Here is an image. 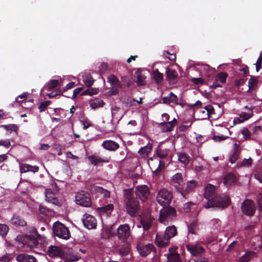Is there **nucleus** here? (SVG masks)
<instances>
[{"instance_id":"3","label":"nucleus","mask_w":262,"mask_h":262,"mask_svg":"<svg viewBox=\"0 0 262 262\" xmlns=\"http://www.w3.org/2000/svg\"><path fill=\"white\" fill-rule=\"evenodd\" d=\"M177 217L176 209L172 207H164L160 212L159 222L167 225L174 221Z\"/></svg>"},{"instance_id":"26","label":"nucleus","mask_w":262,"mask_h":262,"mask_svg":"<svg viewBox=\"0 0 262 262\" xmlns=\"http://www.w3.org/2000/svg\"><path fill=\"white\" fill-rule=\"evenodd\" d=\"M166 76L168 81H173L177 79L178 73L176 70L168 68L166 70Z\"/></svg>"},{"instance_id":"32","label":"nucleus","mask_w":262,"mask_h":262,"mask_svg":"<svg viewBox=\"0 0 262 262\" xmlns=\"http://www.w3.org/2000/svg\"><path fill=\"white\" fill-rule=\"evenodd\" d=\"M235 175L232 173H228L224 178V183L226 185H231L236 181Z\"/></svg>"},{"instance_id":"1","label":"nucleus","mask_w":262,"mask_h":262,"mask_svg":"<svg viewBox=\"0 0 262 262\" xmlns=\"http://www.w3.org/2000/svg\"><path fill=\"white\" fill-rule=\"evenodd\" d=\"M215 186L211 184H208L205 187L204 194V198L208 200L205 205L206 208L218 207L225 208L230 204V199L227 196H220L215 192Z\"/></svg>"},{"instance_id":"18","label":"nucleus","mask_w":262,"mask_h":262,"mask_svg":"<svg viewBox=\"0 0 262 262\" xmlns=\"http://www.w3.org/2000/svg\"><path fill=\"white\" fill-rule=\"evenodd\" d=\"M47 253L49 256L54 257L61 256L62 254V251L59 247L51 245L49 247Z\"/></svg>"},{"instance_id":"59","label":"nucleus","mask_w":262,"mask_h":262,"mask_svg":"<svg viewBox=\"0 0 262 262\" xmlns=\"http://www.w3.org/2000/svg\"><path fill=\"white\" fill-rule=\"evenodd\" d=\"M133 190L132 189H125L124 190V196L125 197V200H129L130 199H135L132 196Z\"/></svg>"},{"instance_id":"40","label":"nucleus","mask_w":262,"mask_h":262,"mask_svg":"<svg viewBox=\"0 0 262 262\" xmlns=\"http://www.w3.org/2000/svg\"><path fill=\"white\" fill-rule=\"evenodd\" d=\"M227 77L228 74L227 73L220 72L215 76V78L216 81L224 83L226 81Z\"/></svg>"},{"instance_id":"24","label":"nucleus","mask_w":262,"mask_h":262,"mask_svg":"<svg viewBox=\"0 0 262 262\" xmlns=\"http://www.w3.org/2000/svg\"><path fill=\"white\" fill-rule=\"evenodd\" d=\"M162 101L163 103L166 104H170L171 103L176 105L180 104L178 102V97L172 92H170L167 96L163 97Z\"/></svg>"},{"instance_id":"38","label":"nucleus","mask_w":262,"mask_h":262,"mask_svg":"<svg viewBox=\"0 0 262 262\" xmlns=\"http://www.w3.org/2000/svg\"><path fill=\"white\" fill-rule=\"evenodd\" d=\"M248 101H249V104L251 105V107L250 108H248V106H246L245 107L247 109H249L251 111H252L253 109L255 107L257 106L258 105L257 104V103L260 101L259 100L257 99L255 96L249 98L248 99Z\"/></svg>"},{"instance_id":"7","label":"nucleus","mask_w":262,"mask_h":262,"mask_svg":"<svg viewBox=\"0 0 262 262\" xmlns=\"http://www.w3.org/2000/svg\"><path fill=\"white\" fill-rule=\"evenodd\" d=\"M248 73L249 69L247 66L235 71L234 77L236 78L234 81L235 86H239L243 85L247 80L245 77L248 75Z\"/></svg>"},{"instance_id":"47","label":"nucleus","mask_w":262,"mask_h":262,"mask_svg":"<svg viewBox=\"0 0 262 262\" xmlns=\"http://www.w3.org/2000/svg\"><path fill=\"white\" fill-rule=\"evenodd\" d=\"M129 252L130 247L128 245H125L119 249V253L122 256H127Z\"/></svg>"},{"instance_id":"10","label":"nucleus","mask_w":262,"mask_h":262,"mask_svg":"<svg viewBox=\"0 0 262 262\" xmlns=\"http://www.w3.org/2000/svg\"><path fill=\"white\" fill-rule=\"evenodd\" d=\"M241 209L244 214L250 216L254 215L256 209L254 202L248 199L242 203Z\"/></svg>"},{"instance_id":"15","label":"nucleus","mask_w":262,"mask_h":262,"mask_svg":"<svg viewBox=\"0 0 262 262\" xmlns=\"http://www.w3.org/2000/svg\"><path fill=\"white\" fill-rule=\"evenodd\" d=\"M15 260L17 262H38L34 256L26 253L17 254Z\"/></svg>"},{"instance_id":"22","label":"nucleus","mask_w":262,"mask_h":262,"mask_svg":"<svg viewBox=\"0 0 262 262\" xmlns=\"http://www.w3.org/2000/svg\"><path fill=\"white\" fill-rule=\"evenodd\" d=\"M46 200L49 203H52L54 205L60 206V202L59 201V200L55 196V194H54L51 190L48 189L46 190Z\"/></svg>"},{"instance_id":"63","label":"nucleus","mask_w":262,"mask_h":262,"mask_svg":"<svg viewBox=\"0 0 262 262\" xmlns=\"http://www.w3.org/2000/svg\"><path fill=\"white\" fill-rule=\"evenodd\" d=\"M0 146H3L8 148L11 146V142L8 139L6 140H0Z\"/></svg>"},{"instance_id":"19","label":"nucleus","mask_w":262,"mask_h":262,"mask_svg":"<svg viewBox=\"0 0 262 262\" xmlns=\"http://www.w3.org/2000/svg\"><path fill=\"white\" fill-rule=\"evenodd\" d=\"M155 219L151 216H144L141 218L140 223L145 231L148 230L152 224Z\"/></svg>"},{"instance_id":"42","label":"nucleus","mask_w":262,"mask_h":262,"mask_svg":"<svg viewBox=\"0 0 262 262\" xmlns=\"http://www.w3.org/2000/svg\"><path fill=\"white\" fill-rule=\"evenodd\" d=\"M113 205L112 204H109L104 206L98 208V210L101 213H105L112 211L113 210Z\"/></svg>"},{"instance_id":"35","label":"nucleus","mask_w":262,"mask_h":262,"mask_svg":"<svg viewBox=\"0 0 262 262\" xmlns=\"http://www.w3.org/2000/svg\"><path fill=\"white\" fill-rule=\"evenodd\" d=\"M178 160L179 161L184 164H188L190 161V158L187 154L185 152H179L178 153Z\"/></svg>"},{"instance_id":"61","label":"nucleus","mask_w":262,"mask_h":262,"mask_svg":"<svg viewBox=\"0 0 262 262\" xmlns=\"http://www.w3.org/2000/svg\"><path fill=\"white\" fill-rule=\"evenodd\" d=\"M164 165H165L164 162H163L161 161H160L159 164V166L155 171H154V172H153L154 173L155 175L159 174L161 172V169L162 168H163L164 167Z\"/></svg>"},{"instance_id":"50","label":"nucleus","mask_w":262,"mask_h":262,"mask_svg":"<svg viewBox=\"0 0 262 262\" xmlns=\"http://www.w3.org/2000/svg\"><path fill=\"white\" fill-rule=\"evenodd\" d=\"M59 84V81L57 79L51 80L48 83L47 90L51 91L56 88Z\"/></svg>"},{"instance_id":"16","label":"nucleus","mask_w":262,"mask_h":262,"mask_svg":"<svg viewBox=\"0 0 262 262\" xmlns=\"http://www.w3.org/2000/svg\"><path fill=\"white\" fill-rule=\"evenodd\" d=\"M38 241L35 235H27L25 238V244L30 248H37Z\"/></svg>"},{"instance_id":"49","label":"nucleus","mask_w":262,"mask_h":262,"mask_svg":"<svg viewBox=\"0 0 262 262\" xmlns=\"http://www.w3.org/2000/svg\"><path fill=\"white\" fill-rule=\"evenodd\" d=\"M0 127L4 128L7 130H11L13 132H17L18 130V126L14 124H11L9 125H2Z\"/></svg>"},{"instance_id":"64","label":"nucleus","mask_w":262,"mask_h":262,"mask_svg":"<svg viewBox=\"0 0 262 262\" xmlns=\"http://www.w3.org/2000/svg\"><path fill=\"white\" fill-rule=\"evenodd\" d=\"M122 81L125 82L127 87H129L133 84V81L128 77L124 76L121 77Z\"/></svg>"},{"instance_id":"45","label":"nucleus","mask_w":262,"mask_h":262,"mask_svg":"<svg viewBox=\"0 0 262 262\" xmlns=\"http://www.w3.org/2000/svg\"><path fill=\"white\" fill-rule=\"evenodd\" d=\"M171 181L178 185H180L183 181L182 175L181 173H177L172 178Z\"/></svg>"},{"instance_id":"11","label":"nucleus","mask_w":262,"mask_h":262,"mask_svg":"<svg viewBox=\"0 0 262 262\" xmlns=\"http://www.w3.org/2000/svg\"><path fill=\"white\" fill-rule=\"evenodd\" d=\"M135 193L138 198L144 202L147 200L150 191L147 186L144 185L137 186L136 188Z\"/></svg>"},{"instance_id":"5","label":"nucleus","mask_w":262,"mask_h":262,"mask_svg":"<svg viewBox=\"0 0 262 262\" xmlns=\"http://www.w3.org/2000/svg\"><path fill=\"white\" fill-rule=\"evenodd\" d=\"M127 212L133 217L136 216L139 212L140 204L137 199L124 200Z\"/></svg>"},{"instance_id":"12","label":"nucleus","mask_w":262,"mask_h":262,"mask_svg":"<svg viewBox=\"0 0 262 262\" xmlns=\"http://www.w3.org/2000/svg\"><path fill=\"white\" fill-rule=\"evenodd\" d=\"M137 249L142 256L145 257L148 255L151 252L156 253V250L154 245L152 244H148L146 245L139 244L137 246Z\"/></svg>"},{"instance_id":"54","label":"nucleus","mask_w":262,"mask_h":262,"mask_svg":"<svg viewBox=\"0 0 262 262\" xmlns=\"http://www.w3.org/2000/svg\"><path fill=\"white\" fill-rule=\"evenodd\" d=\"M30 165L26 163H20L19 164L20 172L21 173H26L29 171Z\"/></svg>"},{"instance_id":"34","label":"nucleus","mask_w":262,"mask_h":262,"mask_svg":"<svg viewBox=\"0 0 262 262\" xmlns=\"http://www.w3.org/2000/svg\"><path fill=\"white\" fill-rule=\"evenodd\" d=\"M153 78L157 84L161 83L163 80V75L160 73L158 69L154 70L152 71Z\"/></svg>"},{"instance_id":"41","label":"nucleus","mask_w":262,"mask_h":262,"mask_svg":"<svg viewBox=\"0 0 262 262\" xmlns=\"http://www.w3.org/2000/svg\"><path fill=\"white\" fill-rule=\"evenodd\" d=\"M188 232L192 234H196L198 230V225L196 221L191 223L188 226Z\"/></svg>"},{"instance_id":"2","label":"nucleus","mask_w":262,"mask_h":262,"mask_svg":"<svg viewBox=\"0 0 262 262\" xmlns=\"http://www.w3.org/2000/svg\"><path fill=\"white\" fill-rule=\"evenodd\" d=\"M178 234L177 229L174 225L166 227L164 233H158L155 238V243L158 247H167L171 238Z\"/></svg>"},{"instance_id":"46","label":"nucleus","mask_w":262,"mask_h":262,"mask_svg":"<svg viewBox=\"0 0 262 262\" xmlns=\"http://www.w3.org/2000/svg\"><path fill=\"white\" fill-rule=\"evenodd\" d=\"M258 80L256 78L252 77L248 81V92L254 89V87L257 84Z\"/></svg>"},{"instance_id":"33","label":"nucleus","mask_w":262,"mask_h":262,"mask_svg":"<svg viewBox=\"0 0 262 262\" xmlns=\"http://www.w3.org/2000/svg\"><path fill=\"white\" fill-rule=\"evenodd\" d=\"M256 255V253L253 251H249L245 253L240 258L241 262H248Z\"/></svg>"},{"instance_id":"52","label":"nucleus","mask_w":262,"mask_h":262,"mask_svg":"<svg viewBox=\"0 0 262 262\" xmlns=\"http://www.w3.org/2000/svg\"><path fill=\"white\" fill-rule=\"evenodd\" d=\"M51 101L47 100L41 102L38 106V109L40 112H42L45 111L46 108L50 104Z\"/></svg>"},{"instance_id":"14","label":"nucleus","mask_w":262,"mask_h":262,"mask_svg":"<svg viewBox=\"0 0 262 262\" xmlns=\"http://www.w3.org/2000/svg\"><path fill=\"white\" fill-rule=\"evenodd\" d=\"M198 185V182L195 180L189 181L187 182L185 188H178V190L181 193V195L185 198H187V194L192 191Z\"/></svg>"},{"instance_id":"28","label":"nucleus","mask_w":262,"mask_h":262,"mask_svg":"<svg viewBox=\"0 0 262 262\" xmlns=\"http://www.w3.org/2000/svg\"><path fill=\"white\" fill-rule=\"evenodd\" d=\"M32 232L35 234L36 238H37V240L39 242L38 245H40L41 246H46L48 244L46 237L43 235L39 234L36 228H33L32 229Z\"/></svg>"},{"instance_id":"31","label":"nucleus","mask_w":262,"mask_h":262,"mask_svg":"<svg viewBox=\"0 0 262 262\" xmlns=\"http://www.w3.org/2000/svg\"><path fill=\"white\" fill-rule=\"evenodd\" d=\"M12 224L16 226H25L27 224L26 222L20 216L14 215L11 219Z\"/></svg>"},{"instance_id":"21","label":"nucleus","mask_w":262,"mask_h":262,"mask_svg":"<svg viewBox=\"0 0 262 262\" xmlns=\"http://www.w3.org/2000/svg\"><path fill=\"white\" fill-rule=\"evenodd\" d=\"M177 123V119L174 118L171 121L161 122L160 124V126H161L162 130L164 132H170L173 129L174 126L176 125Z\"/></svg>"},{"instance_id":"44","label":"nucleus","mask_w":262,"mask_h":262,"mask_svg":"<svg viewBox=\"0 0 262 262\" xmlns=\"http://www.w3.org/2000/svg\"><path fill=\"white\" fill-rule=\"evenodd\" d=\"M155 154L160 159H163L168 156V152L158 147L155 151Z\"/></svg>"},{"instance_id":"17","label":"nucleus","mask_w":262,"mask_h":262,"mask_svg":"<svg viewBox=\"0 0 262 262\" xmlns=\"http://www.w3.org/2000/svg\"><path fill=\"white\" fill-rule=\"evenodd\" d=\"M186 248L194 256H197L202 253L204 251L203 248L198 244H188L186 246Z\"/></svg>"},{"instance_id":"9","label":"nucleus","mask_w":262,"mask_h":262,"mask_svg":"<svg viewBox=\"0 0 262 262\" xmlns=\"http://www.w3.org/2000/svg\"><path fill=\"white\" fill-rule=\"evenodd\" d=\"M130 235L131 231L128 224H123L118 227L117 235L118 238L122 242H126Z\"/></svg>"},{"instance_id":"48","label":"nucleus","mask_w":262,"mask_h":262,"mask_svg":"<svg viewBox=\"0 0 262 262\" xmlns=\"http://www.w3.org/2000/svg\"><path fill=\"white\" fill-rule=\"evenodd\" d=\"M99 92V90L98 89H89L82 92L81 94L82 96L84 95H90L92 96L93 95L97 94Z\"/></svg>"},{"instance_id":"30","label":"nucleus","mask_w":262,"mask_h":262,"mask_svg":"<svg viewBox=\"0 0 262 262\" xmlns=\"http://www.w3.org/2000/svg\"><path fill=\"white\" fill-rule=\"evenodd\" d=\"M152 148V144L148 143L146 146L141 147L138 151V153L143 157L145 158L148 156Z\"/></svg>"},{"instance_id":"4","label":"nucleus","mask_w":262,"mask_h":262,"mask_svg":"<svg viewBox=\"0 0 262 262\" xmlns=\"http://www.w3.org/2000/svg\"><path fill=\"white\" fill-rule=\"evenodd\" d=\"M53 231L54 234L59 238L68 239L71 237L69 229L64 224L58 221L54 223Z\"/></svg>"},{"instance_id":"27","label":"nucleus","mask_w":262,"mask_h":262,"mask_svg":"<svg viewBox=\"0 0 262 262\" xmlns=\"http://www.w3.org/2000/svg\"><path fill=\"white\" fill-rule=\"evenodd\" d=\"M107 82L112 86L115 88H121V84L119 79L114 75H111L107 77Z\"/></svg>"},{"instance_id":"60","label":"nucleus","mask_w":262,"mask_h":262,"mask_svg":"<svg viewBox=\"0 0 262 262\" xmlns=\"http://www.w3.org/2000/svg\"><path fill=\"white\" fill-rule=\"evenodd\" d=\"M81 122L82 123V125H83V129H86L90 126H92L93 125V124L89 121V120L88 118H85L83 119V120L81 121Z\"/></svg>"},{"instance_id":"8","label":"nucleus","mask_w":262,"mask_h":262,"mask_svg":"<svg viewBox=\"0 0 262 262\" xmlns=\"http://www.w3.org/2000/svg\"><path fill=\"white\" fill-rule=\"evenodd\" d=\"M171 199V192L164 188L159 190L157 196V201L161 206L169 205Z\"/></svg>"},{"instance_id":"57","label":"nucleus","mask_w":262,"mask_h":262,"mask_svg":"<svg viewBox=\"0 0 262 262\" xmlns=\"http://www.w3.org/2000/svg\"><path fill=\"white\" fill-rule=\"evenodd\" d=\"M241 132L243 135L244 138L245 139L247 140L250 138L251 134L247 127L243 128Z\"/></svg>"},{"instance_id":"62","label":"nucleus","mask_w":262,"mask_h":262,"mask_svg":"<svg viewBox=\"0 0 262 262\" xmlns=\"http://www.w3.org/2000/svg\"><path fill=\"white\" fill-rule=\"evenodd\" d=\"M83 82L88 87H90L93 84L94 80L92 77H86L83 79Z\"/></svg>"},{"instance_id":"6","label":"nucleus","mask_w":262,"mask_h":262,"mask_svg":"<svg viewBox=\"0 0 262 262\" xmlns=\"http://www.w3.org/2000/svg\"><path fill=\"white\" fill-rule=\"evenodd\" d=\"M77 204L86 207H90L92 205L91 194L84 190L78 192L75 196Z\"/></svg>"},{"instance_id":"39","label":"nucleus","mask_w":262,"mask_h":262,"mask_svg":"<svg viewBox=\"0 0 262 262\" xmlns=\"http://www.w3.org/2000/svg\"><path fill=\"white\" fill-rule=\"evenodd\" d=\"M39 210L41 214L47 216H51L54 214L52 209L42 205L39 206Z\"/></svg>"},{"instance_id":"36","label":"nucleus","mask_w":262,"mask_h":262,"mask_svg":"<svg viewBox=\"0 0 262 262\" xmlns=\"http://www.w3.org/2000/svg\"><path fill=\"white\" fill-rule=\"evenodd\" d=\"M168 262H181L180 255L178 253H170L167 255Z\"/></svg>"},{"instance_id":"51","label":"nucleus","mask_w":262,"mask_h":262,"mask_svg":"<svg viewBox=\"0 0 262 262\" xmlns=\"http://www.w3.org/2000/svg\"><path fill=\"white\" fill-rule=\"evenodd\" d=\"M204 109L206 111V116L209 118L211 115L215 114L214 108L211 105H208L204 107Z\"/></svg>"},{"instance_id":"23","label":"nucleus","mask_w":262,"mask_h":262,"mask_svg":"<svg viewBox=\"0 0 262 262\" xmlns=\"http://www.w3.org/2000/svg\"><path fill=\"white\" fill-rule=\"evenodd\" d=\"M88 158L90 162L95 166H98L100 163H108L110 161L109 159L101 158L96 155H90Z\"/></svg>"},{"instance_id":"55","label":"nucleus","mask_w":262,"mask_h":262,"mask_svg":"<svg viewBox=\"0 0 262 262\" xmlns=\"http://www.w3.org/2000/svg\"><path fill=\"white\" fill-rule=\"evenodd\" d=\"M62 91L60 89H56L55 91H52L50 93L47 94V96L50 98H53L57 96L62 95Z\"/></svg>"},{"instance_id":"20","label":"nucleus","mask_w":262,"mask_h":262,"mask_svg":"<svg viewBox=\"0 0 262 262\" xmlns=\"http://www.w3.org/2000/svg\"><path fill=\"white\" fill-rule=\"evenodd\" d=\"M102 146L104 147V148L110 151H115L120 147V145L118 143L111 140L103 141L102 144Z\"/></svg>"},{"instance_id":"43","label":"nucleus","mask_w":262,"mask_h":262,"mask_svg":"<svg viewBox=\"0 0 262 262\" xmlns=\"http://www.w3.org/2000/svg\"><path fill=\"white\" fill-rule=\"evenodd\" d=\"M95 190L97 193H100L103 195V198H108L110 196V192L106 189H103L101 187L96 186Z\"/></svg>"},{"instance_id":"29","label":"nucleus","mask_w":262,"mask_h":262,"mask_svg":"<svg viewBox=\"0 0 262 262\" xmlns=\"http://www.w3.org/2000/svg\"><path fill=\"white\" fill-rule=\"evenodd\" d=\"M135 77L136 79V82L138 85H143L145 84V76L142 74V71L138 69L135 73Z\"/></svg>"},{"instance_id":"25","label":"nucleus","mask_w":262,"mask_h":262,"mask_svg":"<svg viewBox=\"0 0 262 262\" xmlns=\"http://www.w3.org/2000/svg\"><path fill=\"white\" fill-rule=\"evenodd\" d=\"M239 155V146L237 144L235 143L234 144L233 150L229 158V162L232 164L235 163L238 159Z\"/></svg>"},{"instance_id":"53","label":"nucleus","mask_w":262,"mask_h":262,"mask_svg":"<svg viewBox=\"0 0 262 262\" xmlns=\"http://www.w3.org/2000/svg\"><path fill=\"white\" fill-rule=\"evenodd\" d=\"M9 231V227L6 224H0V234L3 236H6Z\"/></svg>"},{"instance_id":"37","label":"nucleus","mask_w":262,"mask_h":262,"mask_svg":"<svg viewBox=\"0 0 262 262\" xmlns=\"http://www.w3.org/2000/svg\"><path fill=\"white\" fill-rule=\"evenodd\" d=\"M105 103L102 100L98 99L92 100L90 101V106L93 109H96L97 107H102Z\"/></svg>"},{"instance_id":"56","label":"nucleus","mask_w":262,"mask_h":262,"mask_svg":"<svg viewBox=\"0 0 262 262\" xmlns=\"http://www.w3.org/2000/svg\"><path fill=\"white\" fill-rule=\"evenodd\" d=\"M253 115V113L251 112L250 113H242L240 115V118H242L240 122H242L245 120H247Z\"/></svg>"},{"instance_id":"58","label":"nucleus","mask_w":262,"mask_h":262,"mask_svg":"<svg viewBox=\"0 0 262 262\" xmlns=\"http://www.w3.org/2000/svg\"><path fill=\"white\" fill-rule=\"evenodd\" d=\"M261 63H262V52L260 53V55L257 60L256 63V70L257 72H258L259 70L261 68Z\"/></svg>"},{"instance_id":"13","label":"nucleus","mask_w":262,"mask_h":262,"mask_svg":"<svg viewBox=\"0 0 262 262\" xmlns=\"http://www.w3.org/2000/svg\"><path fill=\"white\" fill-rule=\"evenodd\" d=\"M82 221L85 227L89 229H95L97 227L96 219L91 214L85 213L83 215Z\"/></svg>"}]
</instances>
